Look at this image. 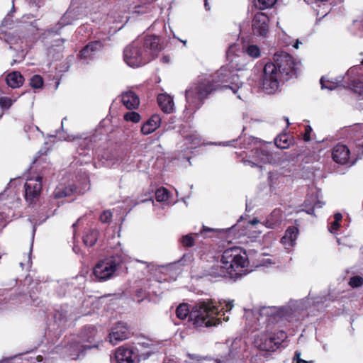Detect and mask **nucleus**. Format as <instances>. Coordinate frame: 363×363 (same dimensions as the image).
I'll list each match as a JSON object with an SVG mask.
<instances>
[{"label":"nucleus","mask_w":363,"mask_h":363,"mask_svg":"<svg viewBox=\"0 0 363 363\" xmlns=\"http://www.w3.org/2000/svg\"><path fill=\"white\" fill-rule=\"evenodd\" d=\"M219 86L230 89L233 94H238V98L242 99L238 92L242 89V83L240 82L238 74L228 67H222L215 76H202L186 90L187 108L194 111L199 108L203 101Z\"/></svg>","instance_id":"f257e3e1"},{"label":"nucleus","mask_w":363,"mask_h":363,"mask_svg":"<svg viewBox=\"0 0 363 363\" xmlns=\"http://www.w3.org/2000/svg\"><path fill=\"white\" fill-rule=\"evenodd\" d=\"M233 301H219V307L211 300L199 301L195 304L191 311L188 304L182 303L176 309L177 317L184 320L189 316V321L196 328L216 326L229 320L225 312H229L233 308Z\"/></svg>","instance_id":"f03ea898"},{"label":"nucleus","mask_w":363,"mask_h":363,"mask_svg":"<svg viewBox=\"0 0 363 363\" xmlns=\"http://www.w3.org/2000/svg\"><path fill=\"white\" fill-rule=\"evenodd\" d=\"M273 60L274 62L265 65L263 71L262 87L267 94H273L278 89L281 77L296 76L299 65V62L282 51L276 52Z\"/></svg>","instance_id":"7ed1b4c3"},{"label":"nucleus","mask_w":363,"mask_h":363,"mask_svg":"<svg viewBox=\"0 0 363 363\" xmlns=\"http://www.w3.org/2000/svg\"><path fill=\"white\" fill-rule=\"evenodd\" d=\"M161 50L160 39L157 36L137 39L124 49V61L130 67H138L150 62Z\"/></svg>","instance_id":"20e7f679"},{"label":"nucleus","mask_w":363,"mask_h":363,"mask_svg":"<svg viewBox=\"0 0 363 363\" xmlns=\"http://www.w3.org/2000/svg\"><path fill=\"white\" fill-rule=\"evenodd\" d=\"M353 131L355 139L352 152L344 144L339 143L333 147L331 155L336 163L352 166L359 159L363 158V124L355 127Z\"/></svg>","instance_id":"39448f33"},{"label":"nucleus","mask_w":363,"mask_h":363,"mask_svg":"<svg viewBox=\"0 0 363 363\" xmlns=\"http://www.w3.org/2000/svg\"><path fill=\"white\" fill-rule=\"evenodd\" d=\"M221 263L230 271L231 277H235L240 276L244 269L248 266V258L242 248L233 247L224 250Z\"/></svg>","instance_id":"423d86ee"},{"label":"nucleus","mask_w":363,"mask_h":363,"mask_svg":"<svg viewBox=\"0 0 363 363\" xmlns=\"http://www.w3.org/2000/svg\"><path fill=\"white\" fill-rule=\"evenodd\" d=\"M357 69V67H352L347 71L346 74L347 80L345 77H340L335 80H329L323 77L320 81L321 89L333 90L336 87L342 86L352 89L354 94H357L359 99L363 98V82L359 79L353 78Z\"/></svg>","instance_id":"0eeeda50"},{"label":"nucleus","mask_w":363,"mask_h":363,"mask_svg":"<svg viewBox=\"0 0 363 363\" xmlns=\"http://www.w3.org/2000/svg\"><path fill=\"white\" fill-rule=\"evenodd\" d=\"M302 301H294L290 302V305L288 306H284L281 308L276 307H262L260 308H255L253 310H246L245 315L247 319L250 318L252 315L255 316L257 320L260 318L274 316L277 315L280 317H286L291 315L293 311L292 307L294 308V311L303 309Z\"/></svg>","instance_id":"6e6552de"},{"label":"nucleus","mask_w":363,"mask_h":363,"mask_svg":"<svg viewBox=\"0 0 363 363\" xmlns=\"http://www.w3.org/2000/svg\"><path fill=\"white\" fill-rule=\"evenodd\" d=\"M286 338V333L282 330L276 333L263 332L255 336L253 344L260 350L274 351Z\"/></svg>","instance_id":"1a4fd4ad"},{"label":"nucleus","mask_w":363,"mask_h":363,"mask_svg":"<svg viewBox=\"0 0 363 363\" xmlns=\"http://www.w3.org/2000/svg\"><path fill=\"white\" fill-rule=\"evenodd\" d=\"M111 359L112 363H139V349L132 345H122L115 350L113 357Z\"/></svg>","instance_id":"9d476101"},{"label":"nucleus","mask_w":363,"mask_h":363,"mask_svg":"<svg viewBox=\"0 0 363 363\" xmlns=\"http://www.w3.org/2000/svg\"><path fill=\"white\" fill-rule=\"evenodd\" d=\"M118 267L114 257L99 261L94 267L93 273L99 280H107L112 277Z\"/></svg>","instance_id":"9b49d317"},{"label":"nucleus","mask_w":363,"mask_h":363,"mask_svg":"<svg viewBox=\"0 0 363 363\" xmlns=\"http://www.w3.org/2000/svg\"><path fill=\"white\" fill-rule=\"evenodd\" d=\"M251 157L252 160H245L243 161L245 165H250L251 167H261L262 164H271L276 161L274 156L265 147L253 150Z\"/></svg>","instance_id":"f8f14e48"},{"label":"nucleus","mask_w":363,"mask_h":363,"mask_svg":"<svg viewBox=\"0 0 363 363\" xmlns=\"http://www.w3.org/2000/svg\"><path fill=\"white\" fill-rule=\"evenodd\" d=\"M131 335V332L126 323H118L113 328L108 336V342L116 345L120 342L128 339Z\"/></svg>","instance_id":"ddd939ff"},{"label":"nucleus","mask_w":363,"mask_h":363,"mask_svg":"<svg viewBox=\"0 0 363 363\" xmlns=\"http://www.w3.org/2000/svg\"><path fill=\"white\" fill-rule=\"evenodd\" d=\"M24 188L26 200L30 203H33L40 194L42 190V177H37L35 179L27 180Z\"/></svg>","instance_id":"4468645a"},{"label":"nucleus","mask_w":363,"mask_h":363,"mask_svg":"<svg viewBox=\"0 0 363 363\" xmlns=\"http://www.w3.org/2000/svg\"><path fill=\"white\" fill-rule=\"evenodd\" d=\"M127 155L121 150H112L106 154V164L110 167L120 166L123 167L128 163Z\"/></svg>","instance_id":"2eb2a0df"},{"label":"nucleus","mask_w":363,"mask_h":363,"mask_svg":"<svg viewBox=\"0 0 363 363\" xmlns=\"http://www.w3.org/2000/svg\"><path fill=\"white\" fill-rule=\"evenodd\" d=\"M268 16L264 13H257L252 20V30L255 35L265 36L268 31Z\"/></svg>","instance_id":"dca6fc26"},{"label":"nucleus","mask_w":363,"mask_h":363,"mask_svg":"<svg viewBox=\"0 0 363 363\" xmlns=\"http://www.w3.org/2000/svg\"><path fill=\"white\" fill-rule=\"evenodd\" d=\"M78 12L79 10L76 9H68L57 23V26H58V27L52 28L50 32L57 33L58 30L63 26L72 24L74 21L81 18V17L79 16Z\"/></svg>","instance_id":"f3484780"},{"label":"nucleus","mask_w":363,"mask_h":363,"mask_svg":"<svg viewBox=\"0 0 363 363\" xmlns=\"http://www.w3.org/2000/svg\"><path fill=\"white\" fill-rule=\"evenodd\" d=\"M162 119L158 115H153L141 127L143 135H149L156 130L161 124Z\"/></svg>","instance_id":"a211bd4d"},{"label":"nucleus","mask_w":363,"mask_h":363,"mask_svg":"<svg viewBox=\"0 0 363 363\" xmlns=\"http://www.w3.org/2000/svg\"><path fill=\"white\" fill-rule=\"evenodd\" d=\"M122 102L128 109H135L139 106L140 99L132 91H127L122 94Z\"/></svg>","instance_id":"6ab92c4d"},{"label":"nucleus","mask_w":363,"mask_h":363,"mask_svg":"<svg viewBox=\"0 0 363 363\" xmlns=\"http://www.w3.org/2000/svg\"><path fill=\"white\" fill-rule=\"evenodd\" d=\"M325 203L318 199V191L315 194H312L307 197L304 201V207L306 208V211L308 214H312L315 208H322Z\"/></svg>","instance_id":"aec40b11"},{"label":"nucleus","mask_w":363,"mask_h":363,"mask_svg":"<svg viewBox=\"0 0 363 363\" xmlns=\"http://www.w3.org/2000/svg\"><path fill=\"white\" fill-rule=\"evenodd\" d=\"M158 104L161 109L167 113H170L174 111L173 99L167 94H161L157 96Z\"/></svg>","instance_id":"412c9836"},{"label":"nucleus","mask_w":363,"mask_h":363,"mask_svg":"<svg viewBox=\"0 0 363 363\" xmlns=\"http://www.w3.org/2000/svg\"><path fill=\"white\" fill-rule=\"evenodd\" d=\"M6 82L9 86L15 89L21 86L24 82V77L20 72L13 71L7 74Z\"/></svg>","instance_id":"4be33fe9"},{"label":"nucleus","mask_w":363,"mask_h":363,"mask_svg":"<svg viewBox=\"0 0 363 363\" xmlns=\"http://www.w3.org/2000/svg\"><path fill=\"white\" fill-rule=\"evenodd\" d=\"M298 228L290 226L286 230L284 236L281 238V243L286 247H291L294 245L298 235Z\"/></svg>","instance_id":"5701e85b"},{"label":"nucleus","mask_w":363,"mask_h":363,"mask_svg":"<svg viewBox=\"0 0 363 363\" xmlns=\"http://www.w3.org/2000/svg\"><path fill=\"white\" fill-rule=\"evenodd\" d=\"M282 218V211L276 208L267 217L264 225L269 228H274L281 223Z\"/></svg>","instance_id":"b1692460"},{"label":"nucleus","mask_w":363,"mask_h":363,"mask_svg":"<svg viewBox=\"0 0 363 363\" xmlns=\"http://www.w3.org/2000/svg\"><path fill=\"white\" fill-rule=\"evenodd\" d=\"M224 267L225 264H223L221 262L220 264H216L213 265L209 272L210 275L214 277H231V273L227 268Z\"/></svg>","instance_id":"393cba45"},{"label":"nucleus","mask_w":363,"mask_h":363,"mask_svg":"<svg viewBox=\"0 0 363 363\" xmlns=\"http://www.w3.org/2000/svg\"><path fill=\"white\" fill-rule=\"evenodd\" d=\"M91 138H86L82 140L77 147V152L79 155L86 156L89 155L90 150Z\"/></svg>","instance_id":"a878e982"},{"label":"nucleus","mask_w":363,"mask_h":363,"mask_svg":"<svg viewBox=\"0 0 363 363\" xmlns=\"http://www.w3.org/2000/svg\"><path fill=\"white\" fill-rule=\"evenodd\" d=\"M133 347H137L139 350L140 349H149L147 354L153 351L155 347L154 342L151 340L147 338H142L135 345H133Z\"/></svg>","instance_id":"bb28decb"},{"label":"nucleus","mask_w":363,"mask_h":363,"mask_svg":"<svg viewBox=\"0 0 363 363\" xmlns=\"http://www.w3.org/2000/svg\"><path fill=\"white\" fill-rule=\"evenodd\" d=\"M245 52L252 58H258L260 56V49L257 45H249L244 48Z\"/></svg>","instance_id":"cd10ccee"},{"label":"nucleus","mask_w":363,"mask_h":363,"mask_svg":"<svg viewBox=\"0 0 363 363\" xmlns=\"http://www.w3.org/2000/svg\"><path fill=\"white\" fill-rule=\"evenodd\" d=\"M342 216L340 213L334 215V220L331 223L328 230L331 233L335 234L340 228V222L342 220Z\"/></svg>","instance_id":"c85d7f7f"},{"label":"nucleus","mask_w":363,"mask_h":363,"mask_svg":"<svg viewBox=\"0 0 363 363\" xmlns=\"http://www.w3.org/2000/svg\"><path fill=\"white\" fill-rule=\"evenodd\" d=\"M44 84L43 78L39 74L33 75L30 79L29 84L33 89H40Z\"/></svg>","instance_id":"c756f323"},{"label":"nucleus","mask_w":363,"mask_h":363,"mask_svg":"<svg viewBox=\"0 0 363 363\" xmlns=\"http://www.w3.org/2000/svg\"><path fill=\"white\" fill-rule=\"evenodd\" d=\"M275 144L280 149H286L290 145V141L286 135H280L275 140Z\"/></svg>","instance_id":"7c9ffc66"},{"label":"nucleus","mask_w":363,"mask_h":363,"mask_svg":"<svg viewBox=\"0 0 363 363\" xmlns=\"http://www.w3.org/2000/svg\"><path fill=\"white\" fill-rule=\"evenodd\" d=\"M155 197L158 202L166 201L169 199V192L165 188H160L155 192Z\"/></svg>","instance_id":"2f4dec72"},{"label":"nucleus","mask_w":363,"mask_h":363,"mask_svg":"<svg viewBox=\"0 0 363 363\" xmlns=\"http://www.w3.org/2000/svg\"><path fill=\"white\" fill-rule=\"evenodd\" d=\"M277 0H257L255 2V6L260 10H264L268 8H271Z\"/></svg>","instance_id":"473e14b6"},{"label":"nucleus","mask_w":363,"mask_h":363,"mask_svg":"<svg viewBox=\"0 0 363 363\" xmlns=\"http://www.w3.org/2000/svg\"><path fill=\"white\" fill-rule=\"evenodd\" d=\"M91 42L88 43L79 52L78 55L79 58L81 60H86L91 56Z\"/></svg>","instance_id":"72a5a7b5"},{"label":"nucleus","mask_w":363,"mask_h":363,"mask_svg":"<svg viewBox=\"0 0 363 363\" xmlns=\"http://www.w3.org/2000/svg\"><path fill=\"white\" fill-rule=\"evenodd\" d=\"M124 119L127 121L138 123L140 121L141 117L138 113L132 111L126 113L124 115Z\"/></svg>","instance_id":"f704fd0d"},{"label":"nucleus","mask_w":363,"mask_h":363,"mask_svg":"<svg viewBox=\"0 0 363 363\" xmlns=\"http://www.w3.org/2000/svg\"><path fill=\"white\" fill-rule=\"evenodd\" d=\"M259 262L260 266L267 267L277 264L276 258L273 257H263Z\"/></svg>","instance_id":"c9c22d12"},{"label":"nucleus","mask_w":363,"mask_h":363,"mask_svg":"<svg viewBox=\"0 0 363 363\" xmlns=\"http://www.w3.org/2000/svg\"><path fill=\"white\" fill-rule=\"evenodd\" d=\"M12 100L7 96L0 97V107L4 110H8L12 105Z\"/></svg>","instance_id":"e433bc0d"},{"label":"nucleus","mask_w":363,"mask_h":363,"mask_svg":"<svg viewBox=\"0 0 363 363\" xmlns=\"http://www.w3.org/2000/svg\"><path fill=\"white\" fill-rule=\"evenodd\" d=\"M80 338L83 342H89L91 338V328L90 327H85L80 333Z\"/></svg>","instance_id":"4c0bfd02"},{"label":"nucleus","mask_w":363,"mask_h":363,"mask_svg":"<svg viewBox=\"0 0 363 363\" xmlns=\"http://www.w3.org/2000/svg\"><path fill=\"white\" fill-rule=\"evenodd\" d=\"M363 284V279L359 276H354L352 277L350 280L349 284L353 287H359L362 286Z\"/></svg>","instance_id":"58836bf2"},{"label":"nucleus","mask_w":363,"mask_h":363,"mask_svg":"<svg viewBox=\"0 0 363 363\" xmlns=\"http://www.w3.org/2000/svg\"><path fill=\"white\" fill-rule=\"evenodd\" d=\"M129 11L132 13H137V14L143 13L146 12V9L144 7V6L140 5V4L130 6L129 7Z\"/></svg>","instance_id":"ea45409f"},{"label":"nucleus","mask_w":363,"mask_h":363,"mask_svg":"<svg viewBox=\"0 0 363 363\" xmlns=\"http://www.w3.org/2000/svg\"><path fill=\"white\" fill-rule=\"evenodd\" d=\"M182 243L185 247H191L194 245V239L191 235H186L182 237Z\"/></svg>","instance_id":"a19ab883"},{"label":"nucleus","mask_w":363,"mask_h":363,"mask_svg":"<svg viewBox=\"0 0 363 363\" xmlns=\"http://www.w3.org/2000/svg\"><path fill=\"white\" fill-rule=\"evenodd\" d=\"M112 213L109 211H104L100 216V220L103 223H108L111 220Z\"/></svg>","instance_id":"79ce46f5"},{"label":"nucleus","mask_w":363,"mask_h":363,"mask_svg":"<svg viewBox=\"0 0 363 363\" xmlns=\"http://www.w3.org/2000/svg\"><path fill=\"white\" fill-rule=\"evenodd\" d=\"M301 352L299 351H296L294 354V357L293 358L292 363H309L307 361H305L301 359Z\"/></svg>","instance_id":"37998d69"},{"label":"nucleus","mask_w":363,"mask_h":363,"mask_svg":"<svg viewBox=\"0 0 363 363\" xmlns=\"http://www.w3.org/2000/svg\"><path fill=\"white\" fill-rule=\"evenodd\" d=\"M312 129L309 125H307L305 129V133L303 135V139L305 141H309L311 140L310 134Z\"/></svg>","instance_id":"c03bdc74"},{"label":"nucleus","mask_w":363,"mask_h":363,"mask_svg":"<svg viewBox=\"0 0 363 363\" xmlns=\"http://www.w3.org/2000/svg\"><path fill=\"white\" fill-rule=\"evenodd\" d=\"M83 242L86 247L91 246V240L89 235H86L83 237Z\"/></svg>","instance_id":"a18cd8bd"},{"label":"nucleus","mask_w":363,"mask_h":363,"mask_svg":"<svg viewBox=\"0 0 363 363\" xmlns=\"http://www.w3.org/2000/svg\"><path fill=\"white\" fill-rule=\"evenodd\" d=\"M67 189L65 191H57L55 194L56 198H62L69 196V194L66 192Z\"/></svg>","instance_id":"49530a36"},{"label":"nucleus","mask_w":363,"mask_h":363,"mask_svg":"<svg viewBox=\"0 0 363 363\" xmlns=\"http://www.w3.org/2000/svg\"><path fill=\"white\" fill-rule=\"evenodd\" d=\"M188 357H189L190 359H196L198 362L206 360V359L199 357L194 354H189Z\"/></svg>","instance_id":"de8ad7c7"},{"label":"nucleus","mask_w":363,"mask_h":363,"mask_svg":"<svg viewBox=\"0 0 363 363\" xmlns=\"http://www.w3.org/2000/svg\"><path fill=\"white\" fill-rule=\"evenodd\" d=\"M242 342L241 339H235L232 344L233 350L236 349L238 345H240Z\"/></svg>","instance_id":"09e8293b"},{"label":"nucleus","mask_w":363,"mask_h":363,"mask_svg":"<svg viewBox=\"0 0 363 363\" xmlns=\"http://www.w3.org/2000/svg\"><path fill=\"white\" fill-rule=\"evenodd\" d=\"M259 223H259V220L257 218H253L252 220L249 221V224L251 225H255L259 224Z\"/></svg>","instance_id":"8fccbe9b"},{"label":"nucleus","mask_w":363,"mask_h":363,"mask_svg":"<svg viewBox=\"0 0 363 363\" xmlns=\"http://www.w3.org/2000/svg\"><path fill=\"white\" fill-rule=\"evenodd\" d=\"M98 47L99 48L101 47V43L100 42H99V41L92 42V45H91L92 50H94V48H97Z\"/></svg>","instance_id":"3c124183"},{"label":"nucleus","mask_w":363,"mask_h":363,"mask_svg":"<svg viewBox=\"0 0 363 363\" xmlns=\"http://www.w3.org/2000/svg\"><path fill=\"white\" fill-rule=\"evenodd\" d=\"M213 362H216V363H233V361L230 358H228L226 359V360H218V361H214Z\"/></svg>","instance_id":"603ef678"},{"label":"nucleus","mask_w":363,"mask_h":363,"mask_svg":"<svg viewBox=\"0 0 363 363\" xmlns=\"http://www.w3.org/2000/svg\"><path fill=\"white\" fill-rule=\"evenodd\" d=\"M4 219H5V217H4V213L0 212V226L4 225Z\"/></svg>","instance_id":"864d4df0"},{"label":"nucleus","mask_w":363,"mask_h":363,"mask_svg":"<svg viewBox=\"0 0 363 363\" xmlns=\"http://www.w3.org/2000/svg\"><path fill=\"white\" fill-rule=\"evenodd\" d=\"M192 143H193L194 145H197L199 144L200 140H199V139L198 138H194L192 140Z\"/></svg>","instance_id":"5fc2aeb1"},{"label":"nucleus","mask_w":363,"mask_h":363,"mask_svg":"<svg viewBox=\"0 0 363 363\" xmlns=\"http://www.w3.org/2000/svg\"><path fill=\"white\" fill-rule=\"evenodd\" d=\"M299 44H301V43L298 40H297L296 42L293 45V47L295 48L296 49H298Z\"/></svg>","instance_id":"6e6d98bb"},{"label":"nucleus","mask_w":363,"mask_h":363,"mask_svg":"<svg viewBox=\"0 0 363 363\" xmlns=\"http://www.w3.org/2000/svg\"><path fill=\"white\" fill-rule=\"evenodd\" d=\"M81 220H82V218L79 219V220H78L75 223H74V224L72 225V227H73L74 228H75V227H76L77 225H79V223H80V221H81Z\"/></svg>","instance_id":"4d7b16f0"},{"label":"nucleus","mask_w":363,"mask_h":363,"mask_svg":"<svg viewBox=\"0 0 363 363\" xmlns=\"http://www.w3.org/2000/svg\"><path fill=\"white\" fill-rule=\"evenodd\" d=\"M204 6H205V8L206 10H209L210 9V7L208 6V4L207 2V0H205V4H204Z\"/></svg>","instance_id":"13d9d810"},{"label":"nucleus","mask_w":363,"mask_h":363,"mask_svg":"<svg viewBox=\"0 0 363 363\" xmlns=\"http://www.w3.org/2000/svg\"><path fill=\"white\" fill-rule=\"evenodd\" d=\"M203 230L204 231H214L215 230L214 229H211V228H206L204 227H203Z\"/></svg>","instance_id":"bf43d9fd"},{"label":"nucleus","mask_w":363,"mask_h":363,"mask_svg":"<svg viewBox=\"0 0 363 363\" xmlns=\"http://www.w3.org/2000/svg\"><path fill=\"white\" fill-rule=\"evenodd\" d=\"M83 347H84V348L85 350L91 349V346H89V345H85V346H83Z\"/></svg>","instance_id":"052dcab7"},{"label":"nucleus","mask_w":363,"mask_h":363,"mask_svg":"<svg viewBox=\"0 0 363 363\" xmlns=\"http://www.w3.org/2000/svg\"><path fill=\"white\" fill-rule=\"evenodd\" d=\"M232 354H233V350H230V356H231Z\"/></svg>","instance_id":"680f3d73"},{"label":"nucleus","mask_w":363,"mask_h":363,"mask_svg":"<svg viewBox=\"0 0 363 363\" xmlns=\"http://www.w3.org/2000/svg\"><path fill=\"white\" fill-rule=\"evenodd\" d=\"M163 60L167 61V59H166V57H163Z\"/></svg>","instance_id":"e2e57ef3"},{"label":"nucleus","mask_w":363,"mask_h":363,"mask_svg":"<svg viewBox=\"0 0 363 363\" xmlns=\"http://www.w3.org/2000/svg\"><path fill=\"white\" fill-rule=\"evenodd\" d=\"M163 60L167 61V59H166V57H163Z\"/></svg>","instance_id":"0e129e2a"},{"label":"nucleus","mask_w":363,"mask_h":363,"mask_svg":"<svg viewBox=\"0 0 363 363\" xmlns=\"http://www.w3.org/2000/svg\"><path fill=\"white\" fill-rule=\"evenodd\" d=\"M361 250H362V254H363V247H362V249H361Z\"/></svg>","instance_id":"69168bd1"},{"label":"nucleus","mask_w":363,"mask_h":363,"mask_svg":"<svg viewBox=\"0 0 363 363\" xmlns=\"http://www.w3.org/2000/svg\"><path fill=\"white\" fill-rule=\"evenodd\" d=\"M362 63L363 64V61L362 62Z\"/></svg>","instance_id":"338daca9"}]
</instances>
